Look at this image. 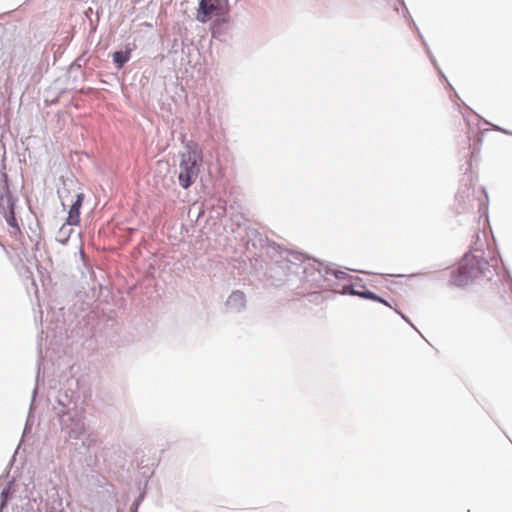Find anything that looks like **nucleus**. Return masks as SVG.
I'll return each instance as SVG.
<instances>
[{
    "label": "nucleus",
    "mask_w": 512,
    "mask_h": 512,
    "mask_svg": "<svg viewBox=\"0 0 512 512\" xmlns=\"http://www.w3.org/2000/svg\"><path fill=\"white\" fill-rule=\"evenodd\" d=\"M487 272H489V263L486 259L466 254L458 267L451 272L450 283L457 287H463L487 276Z\"/></svg>",
    "instance_id": "nucleus-1"
},
{
    "label": "nucleus",
    "mask_w": 512,
    "mask_h": 512,
    "mask_svg": "<svg viewBox=\"0 0 512 512\" xmlns=\"http://www.w3.org/2000/svg\"><path fill=\"white\" fill-rule=\"evenodd\" d=\"M59 195L63 206L70 203L66 223L72 226L78 225L80 222V208L84 200V194L79 191H75L74 194H71L69 189L63 188L59 192Z\"/></svg>",
    "instance_id": "nucleus-2"
},
{
    "label": "nucleus",
    "mask_w": 512,
    "mask_h": 512,
    "mask_svg": "<svg viewBox=\"0 0 512 512\" xmlns=\"http://www.w3.org/2000/svg\"><path fill=\"white\" fill-rule=\"evenodd\" d=\"M198 174L196 162H180L178 180L182 188L187 189L194 182Z\"/></svg>",
    "instance_id": "nucleus-3"
},
{
    "label": "nucleus",
    "mask_w": 512,
    "mask_h": 512,
    "mask_svg": "<svg viewBox=\"0 0 512 512\" xmlns=\"http://www.w3.org/2000/svg\"><path fill=\"white\" fill-rule=\"evenodd\" d=\"M219 10V0H200L196 19L200 23H206L214 12Z\"/></svg>",
    "instance_id": "nucleus-4"
},
{
    "label": "nucleus",
    "mask_w": 512,
    "mask_h": 512,
    "mask_svg": "<svg viewBox=\"0 0 512 512\" xmlns=\"http://www.w3.org/2000/svg\"><path fill=\"white\" fill-rule=\"evenodd\" d=\"M184 149L185 151L182 152V160H202L201 151L193 141L187 142Z\"/></svg>",
    "instance_id": "nucleus-5"
},
{
    "label": "nucleus",
    "mask_w": 512,
    "mask_h": 512,
    "mask_svg": "<svg viewBox=\"0 0 512 512\" xmlns=\"http://www.w3.org/2000/svg\"><path fill=\"white\" fill-rule=\"evenodd\" d=\"M131 58V50H119L113 53V62L117 68H122Z\"/></svg>",
    "instance_id": "nucleus-6"
},
{
    "label": "nucleus",
    "mask_w": 512,
    "mask_h": 512,
    "mask_svg": "<svg viewBox=\"0 0 512 512\" xmlns=\"http://www.w3.org/2000/svg\"><path fill=\"white\" fill-rule=\"evenodd\" d=\"M229 301H239V302H242L243 303V306L245 305V302H246V296L243 292L241 291H235L231 294V296L229 297Z\"/></svg>",
    "instance_id": "nucleus-7"
},
{
    "label": "nucleus",
    "mask_w": 512,
    "mask_h": 512,
    "mask_svg": "<svg viewBox=\"0 0 512 512\" xmlns=\"http://www.w3.org/2000/svg\"><path fill=\"white\" fill-rule=\"evenodd\" d=\"M362 296H363V297H365V298H368V299L374 300V301L381 302V303H383V304H385V305H388V303H387L384 299L380 298L379 296L375 295V294H374V293H372V292L364 293V294H362Z\"/></svg>",
    "instance_id": "nucleus-8"
},
{
    "label": "nucleus",
    "mask_w": 512,
    "mask_h": 512,
    "mask_svg": "<svg viewBox=\"0 0 512 512\" xmlns=\"http://www.w3.org/2000/svg\"><path fill=\"white\" fill-rule=\"evenodd\" d=\"M8 223L11 226H16V219L14 217V212L13 211H11V215H10V218L8 219Z\"/></svg>",
    "instance_id": "nucleus-9"
},
{
    "label": "nucleus",
    "mask_w": 512,
    "mask_h": 512,
    "mask_svg": "<svg viewBox=\"0 0 512 512\" xmlns=\"http://www.w3.org/2000/svg\"><path fill=\"white\" fill-rule=\"evenodd\" d=\"M496 130H500V131H502V132H504V133H508L505 129H501V128H499V127H496Z\"/></svg>",
    "instance_id": "nucleus-10"
}]
</instances>
